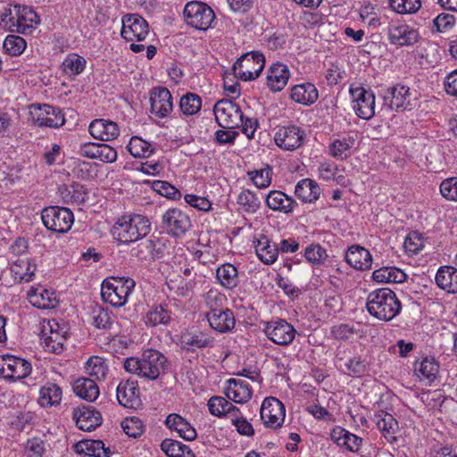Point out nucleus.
<instances>
[{"instance_id":"obj_35","label":"nucleus","mask_w":457,"mask_h":457,"mask_svg":"<svg viewBox=\"0 0 457 457\" xmlns=\"http://www.w3.org/2000/svg\"><path fill=\"white\" fill-rule=\"evenodd\" d=\"M165 424L170 429L177 431L179 436L185 440H194L197 436L196 430L179 414H169L166 418Z\"/></svg>"},{"instance_id":"obj_41","label":"nucleus","mask_w":457,"mask_h":457,"mask_svg":"<svg viewBox=\"0 0 457 457\" xmlns=\"http://www.w3.org/2000/svg\"><path fill=\"white\" fill-rule=\"evenodd\" d=\"M172 320L171 311L168 304H159L150 309L145 315V324L147 326L157 327L160 325L168 326Z\"/></svg>"},{"instance_id":"obj_19","label":"nucleus","mask_w":457,"mask_h":457,"mask_svg":"<svg viewBox=\"0 0 457 457\" xmlns=\"http://www.w3.org/2000/svg\"><path fill=\"white\" fill-rule=\"evenodd\" d=\"M305 133L295 125L283 126L278 129L274 140L276 145L285 151H294L303 143Z\"/></svg>"},{"instance_id":"obj_17","label":"nucleus","mask_w":457,"mask_h":457,"mask_svg":"<svg viewBox=\"0 0 457 457\" xmlns=\"http://www.w3.org/2000/svg\"><path fill=\"white\" fill-rule=\"evenodd\" d=\"M264 333L274 344L288 345L294 341L296 330L294 326L286 320L278 319L267 322Z\"/></svg>"},{"instance_id":"obj_43","label":"nucleus","mask_w":457,"mask_h":457,"mask_svg":"<svg viewBox=\"0 0 457 457\" xmlns=\"http://www.w3.org/2000/svg\"><path fill=\"white\" fill-rule=\"evenodd\" d=\"M62 396V388L55 383L47 382L40 389L38 403L42 407L56 406L61 403Z\"/></svg>"},{"instance_id":"obj_5","label":"nucleus","mask_w":457,"mask_h":457,"mask_svg":"<svg viewBox=\"0 0 457 457\" xmlns=\"http://www.w3.org/2000/svg\"><path fill=\"white\" fill-rule=\"evenodd\" d=\"M135 285L134 279L130 278L104 279L101 289L102 299L114 307L123 306Z\"/></svg>"},{"instance_id":"obj_40","label":"nucleus","mask_w":457,"mask_h":457,"mask_svg":"<svg viewBox=\"0 0 457 457\" xmlns=\"http://www.w3.org/2000/svg\"><path fill=\"white\" fill-rule=\"evenodd\" d=\"M355 136L347 135L342 138L334 139L328 145L329 154L339 160H345L351 154L350 150L354 146Z\"/></svg>"},{"instance_id":"obj_53","label":"nucleus","mask_w":457,"mask_h":457,"mask_svg":"<svg viewBox=\"0 0 457 457\" xmlns=\"http://www.w3.org/2000/svg\"><path fill=\"white\" fill-rule=\"evenodd\" d=\"M237 202L247 213H255L261 206V201L256 194L249 189H244L238 195Z\"/></svg>"},{"instance_id":"obj_37","label":"nucleus","mask_w":457,"mask_h":457,"mask_svg":"<svg viewBox=\"0 0 457 457\" xmlns=\"http://www.w3.org/2000/svg\"><path fill=\"white\" fill-rule=\"evenodd\" d=\"M74 451L78 454L93 457H110L111 451L101 440H82L74 445Z\"/></svg>"},{"instance_id":"obj_59","label":"nucleus","mask_w":457,"mask_h":457,"mask_svg":"<svg viewBox=\"0 0 457 457\" xmlns=\"http://www.w3.org/2000/svg\"><path fill=\"white\" fill-rule=\"evenodd\" d=\"M27 46L24 38L17 35H8L4 41L5 52L12 56L21 54Z\"/></svg>"},{"instance_id":"obj_31","label":"nucleus","mask_w":457,"mask_h":457,"mask_svg":"<svg viewBox=\"0 0 457 457\" xmlns=\"http://www.w3.org/2000/svg\"><path fill=\"white\" fill-rule=\"evenodd\" d=\"M18 8L16 31L21 34L30 33L35 25L40 22L39 16L34 9L28 5H15Z\"/></svg>"},{"instance_id":"obj_13","label":"nucleus","mask_w":457,"mask_h":457,"mask_svg":"<svg viewBox=\"0 0 457 457\" xmlns=\"http://www.w3.org/2000/svg\"><path fill=\"white\" fill-rule=\"evenodd\" d=\"M350 94L353 99V109L356 115L363 120H370L375 115V95L362 86L350 87Z\"/></svg>"},{"instance_id":"obj_46","label":"nucleus","mask_w":457,"mask_h":457,"mask_svg":"<svg viewBox=\"0 0 457 457\" xmlns=\"http://www.w3.org/2000/svg\"><path fill=\"white\" fill-rule=\"evenodd\" d=\"M216 278L227 289H233L239 283L237 269L231 263L220 265L216 270Z\"/></svg>"},{"instance_id":"obj_33","label":"nucleus","mask_w":457,"mask_h":457,"mask_svg":"<svg viewBox=\"0 0 457 457\" xmlns=\"http://www.w3.org/2000/svg\"><path fill=\"white\" fill-rule=\"evenodd\" d=\"M266 204L273 211L287 214L293 212L295 207L297 206V203L292 197L278 190L270 191L267 195Z\"/></svg>"},{"instance_id":"obj_45","label":"nucleus","mask_w":457,"mask_h":457,"mask_svg":"<svg viewBox=\"0 0 457 457\" xmlns=\"http://www.w3.org/2000/svg\"><path fill=\"white\" fill-rule=\"evenodd\" d=\"M214 339L202 331L187 332L181 335V344L187 350L192 348H205L213 345Z\"/></svg>"},{"instance_id":"obj_29","label":"nucleus","mask_w":457,"mask_h":457,"mask_svg":"<svg viewBox=\"0 0 457 457\" xmlns=\"http://www.w3.org/2000/svg\"><path fill=\"white\" fill-rule=\"evenodd\" d=\"M330 437L337 445L344 446L352 453H358L363 442L361 437L339 426L331 430Z\"/></svg>"},{"instance_id":"obj_44","label":"nucleus","mask_w":457,"mask_h":457,"mask_svg":"<svg viewBox=\"0 0 457 457\" xmlns=\"http://www.w3.org/2000/svg\"><path fill=\"white\" fill-rule=\"evenodd\" d=\"M73 391L79 397L88 401H95L99 395V388L92 378H80L73 385Z\"/></svg>"},{"instance_id":"obj_24","label":"nucleus","mask_w":457,"mask_h":457,"mask_svg":"<svg viewBox=\"0 0 457 457\" xmlns=\"http://www.w3.org/2000/svg\"><path fill=\"white\" fill-rule=\"evenodd\" d=\"M73 419L76 421L77 428L83 431H92L102 423L101 413L89 406L74 410Z\"/></svg>"},{"instance_id":"obj_21","label":"nucleus","mask_w":457,"mask_h":457,"mask_svg":"<svg viewBox=\"0 0 457 457\" xmlns=\"http://www.w3.org/2000/svg\"><path fill=\"white\" fill-rule=\"evenodd\" d=\"M387 34L389 42L398 46H412L419 40L418 31L404 23L390 24Z\"/></svg>"},{"instance_id":"obj_27","label":"nucleus","mask_w":457,"mask_h":457,"mask_svg":"<svg viewBox=\"0 0 457 457\" xmlns=\"http://www.w3.org/2000/svg\"><path fill=\"white\" fill-rule=\"evenodd\" d=\"M290 77V71L285 63L275 62L270 66L267 75V86L273 92L281 91Z\"/></svg>"},{"instance_id":"obj_6","label":"nucleus","mask_w":457,"mask_h":457,"mask_svg":"<svg viewBox=\"0 0 457 457\" xmlns=\"http://www.w3.org/2000/svg\"><path fill=\"white\" fill-rule=\"evenodd\" d=\"M265 65L263 54L253 51L243 54L233 65L235 77L244 81L258 78Z\"/></svg>"},{"instance_id":"obj_28","label":"nucleus","mask_w":457,"mask_h":457,"mask_svg":"<svg viewBox=\"0 0 457 457\" xmlns=\"http://www.w3.org/2000/svg\"><path fill=\"white\" fill-rule=\"evenodd\" d=\"M228 386L225 390V395L228 400L236 403H247L253 396L251 386L245 380L230 378L228 380Z\"/></svg>"},{"instance_id":"obj_64","label":"nucleus","mask_w":457,"mask_h":457,"mask_svg":"<svg viewBox=\"0 0 457 457\" xmlns=\"http://www.w3.org/2000/svg\"><path fill=\"white\" fill-rule=\"evenodd\" d=\"M123 431L130 437L137 438L144 432L142 420L137 417L126 418L121 422Z\"/></svg>"},{"instance_id":"obj_26","label":"nucleus","mask_w":457,"mask_h":457,"mask_svg":"<svg viewBox=\"0 0 457 457\" xmlns=\"http://www.w3.org/2000/svg\"><path fill=\"white\" fill-rule=\"evenodd\" d=\"M346 262L359 270H367L371 268L372 257L370 253L359 245H353L348 247L345 253Z\"/></svg>"},{"instance_id":"obj_30","label":"nucleus","mask_w":457,"mask_h":457,"mask_svg":"<svg viewBox=\"0 0 457 457\" xmlns=\"http://www.w3.org/2000/svg\"><path fill=\"white\" fill-rule=\"evenodd\" d=\"M345 352L338 351L336 355V365L343 373L349 376L361 377L366 370V363L361 356H354L345 360L343 353Z\"/></svg>"},{"instance_id":"obj_16","label":"nucleus","mask_w":457,"mask_h":457,"mask_svg":"<svg viewBox=\"0 0 457 457\" xmlns=\"http://www.w3.org/2000/svg\"><path fill=\"white\" fill-rule=\"evenodd\" d=\"M148 34V23L139 14H125L122 17V28L120 35L126 41H143Z\"/></svg>"},{"instance_id":"obj_36","label":"nucleus","mask_w":457,"mask_h":457,"mask_svg":"<svg viewBox=\"0 0 457 457\" xmlns=\"http://www.w3.org/2000/svg\"><path fill=\"white\" fill-rule=\"evenodd\" d=\"M319 184L311 179H303L295 186V195L303 203H314L320 195Z\"/></svg>"},{"instance_id":"obj_11","label":"nucleus","mask_w":457,"mask_h":457,"mask_svg":"<svg viewBox=\"0 0 457 457\" xmlns=\"http://www.w3.org/2000/svg\"><path fill=\"white\" fill-rule=\"evenodd\" d=\"M166 250L165 242L157 237L140 241L130 250V256L137 262H145L162 259Z\"/></svg>"},{"instance_id":"obj_15","label":"nucleus","mask_w":457,"mask_h":457,"mask_svg":"<svg viewBox=\"0 0 457 457\" xmlns=\"http://www.w3.org/2000/svg\"><path fill=\"white\" fill-rule=\"evenodd\" d=\"M30 115L33 121L40 127L59 128L65 122L61 110L49 104H32Z\"/></svg>"},{"instance_id":"obj_4","label":"nucleus","mask_w":457,"mask_h":457,"mask_svg":"<svg viewBox=\"0 0 457 457\" xmlns=\"http://www.w3.org/2000/svg\"><path fill=\"white\" fill-rule=\"evenodd\" d=\"M223 301H225L224 295H219L212 297L209 295L207 298L209 311L205 316L212 329L219 333H228L236 326V318L232 310L221 306Z\"/></svg>"},{"instance_id":"obj_51","label":"nucleus","mask_w":457,"mask_h":457,"mask_svg":"<svg viewBox=\"0 0 457 457\" xmlns=\"http://www.w3.org/2000/svg\"><path fill=\"white\" fill-rule=\"evenodd\" d=\"M127 148L136 158H148L155 152V148L149 142L139 137H132Z\"/></svg>"},{"instance_id":"obj_34","label":"nucleus","mask_w":457,"mask_h":457,"mask_svg":"<svg viewBox=\"0 0 457 457\" xmlns=\"http://www.w3.org/2000/svg\"><path fill=\"white\" fill-rule=\"evenodd\" d=\"M10 271L16 282L28 283L35 276L36 264L29 258H18L11 264Z\"/></svg>"},{"instance_id":"obj_54","label":"nucleus","mask_w":457,"mask_h":457,"mask_svg":"<svg viewBox=\"0 0 457 457\" xmlns=\"http://www.w3.org/2000/svg\"><path fill=\"white\" fill-rule=\"evenodd\" d=\"M202 107L201 97L195 93H187L179 101V108L184 115L196 114Z\"/></svg>"},{"instance_id":"obj_39","label":"nucleus","mask_w":457,"mask_h":457,"mask_svg":"<svg viewBox=\"0 0 457 457\" xmlns=\"http://www.w3.org/2000/svg\"><path fill=\"white\" fill-rule=\"evenodd\" d=\"M436 285L451 294L457 293V269L453 266H442L436 275Z\"/></svg>"},{"instance_id":"obj_62","label":"nucleus","mask_w":457,"mask_h":457,"mask_svg":"<svg viewBox=\"0 0 457 457\" xmlns=\"http://www.w3.org/2000/svg\"><path fill=\"white\" fill-rule=\"evenodd\" d=\"M304 257L310 263L320 265L328 258L327 251L319 244H312L304 250Z\"/></svg>"},{"instance_id":"obj_48","label":"nucleus","mask_w":457,"mask_h":457,"mask_svg":"<svg viewBox=\"0 0 457 457\" xmlns=\"http://www.w3.org/2000/svg\"><path fill=\"white\" fill-rule=\"evenodd\" d=\"M415 373L420 379L433 382L439 372V363L433 357H425L420 362L415 363Z\"/></svg>"},{"instance_id":"obj_14","label":"nucleus","mask_w":457,"mask_h":457,"mask_svg":"<svg viewBox=\"0 0 457 457\" xmlns=\"http://www.w3.org/2000/svg\"><path fill=\"white\" fill-rule=\"evenodd\" d=\"M383 105L391 111L403 112L411 106L410 87L402 84L389 87L379 93Z\"/></svg>"},{"instance_id":"obj_56","label":"nucleus","mask_w":457,"mask_h":457,"mask_svg":"<svg viewBox=\"0 0 457 457\" xmlns=\"http://www.w3.org/2000/svg\"><path fill=\"white\" fill-rule=\"evenodd\" d=\"M87 374L96 379H104L108 372V366L104 360L99 356H91L86 364Z\"/></svg>"},{"instance_id":"obj_12","label":"nucleus","mask_w":457,"mask_h":457,"mask_svg":"<svg viewBox=\"0 0 457 457\" xmlns=\"http://www.w3.org/2000/svg\"><path fill=\"white\" fill-rule=\"evenodd\" d=\"M32 367L28 361L14 355L0 357V375L6 380H19L27 378Z\"/></svg>"},{"instance_id":"obj_58","label":"nucleus","mask_w":457,"mask_h":457,"mask_svg":"<svg viewBox=\"0 0 457 457\" xmlns=\"http://www.w3.org/2000/svg\"><path fill=\"white\" fill-rule=\"evenodd\" d=\"M93 320L97 328L109 330L115 322V317L107 309L96 307L93 312Z\"/></svg>"},{"instance_id":"obj_10","label":"nucleus","mask_w":457,"mask_h":457,"mask_svg":"<svg viewBox=\"0 0 457 457\" xmlns=\"http://www.w3.org/2000/svg\"><path fill=\"white\" fill-rule=\"evenodd\" d=\"M162 228L176 238L182 237L191 227L187 213L179 208H170L162 216Z\"/></svg>"},{"instance_id":"obj_52","label":"nucleus","mask_w":457,"mask_h":457,"mask_svg":"<svg viewBox=\"0 0 457 457\" xmlns=\"http://www.w3.org/2000/svg\"><path fill=\"white\" fill-rule=\"evenodd\" d=\"M208 408L211 414L219 418L226 415V411H238V408L233 405L228 399L222 396H212L208 401Z\"/></svg>"},{"instance_id":"obj_22","label":"nucleus","mask_w":457,"mask_h":457,"mask_svg":"<svg viewBox=\"0 0 457 457\" xmlns=\"http://www.w3.org/2000/svg\"><path fill=\"white\" fill-rule=\"evenodd\" d=\"M79 154L89 159H97L104 162H114L117 160V152L106 144L86 143L80 145Z\"/></svg>"},{"instance_id":"obj_3","label":"nucleus","mask_w":457,"mask_h":457,"mask_svg":"<svg viewBox=\"0 0 457 457\" xmlns=\"http://www.w3.org/2000/svg\"><path fill=\"white\" fill-rule=\"evenodd\" d=\"M151 231V222L141 214L123 215L112 227V234L122 244H130L145 237Z\"/></svg>"},{"instance_id":"obj_61","label":"nucleus","mask_w":457,"mask_h":457,"mask_svg":"<svg viewBox=\"0 0 457 457\" xmlns=\"http://www.w3.org/2000/svg\"><path fill=\"white\" fill-rule=\"evenodd\" d=\"M388 3L392 10L401 14L416 12L421 6L420 0H388Z\"/></svg>"},{"instance_id":"obj_2","label":"nucleus","mask_w":457,"mask_h":457,"mask_svg":"<svg viewBox=\"0 0 457 457\" xmlns=\"http://www.w3.org/2000/svg\"><path fill=\"white\" fill-rule=\"evenodd\" d=\"M366 308L378 320L390 321L400 313L402 303L392 289L383 287L368 295Z\"/></svg>"},{"instance_id":"obj_25","label":"nucleus","mask_w":457,"mask_h":457,"mask_svg":"<svg viewBox=\"0 0 457 457\" xmlns=\"http://www.w3.org/2000/svg\"><path fill=\"white\" fill-rule=\"evenodd\" d=\"M88 131L94 138L100 141H111L120 134L118 124L104 119H96L91 121Z\"/></svg>"},{"instance_id":"obj_42","label":"nucleus","mask_w":457,"mask_h":457,"mask_svg":"<svg viewBox=\"0 0 457 457\" xmlns=\"http://www.w3.org/2000/svg\"><path fill=\"white\" fill-rule=\"evenodd\" d=\"M67 333L68 330L62 332H47V328L44 325L41 331V340L46 350L54 353H60L63 351Z\"/></svg>"},{"instance_id":"obj_23","label":"nucleus","mask_w":457,"mask_h":457,"mask_svg":"<svg viewBox=\"0 0 457 457\" xmlns=\"http://www.w3.org/2000/svg\"><path fill=\"white\" fill-rule=\"evenodd\" d=\"M116 396L119 403L126 408L136 409L140 403L137 381H121L117 386Z\"/></svg>"},{"instance_id":"obj_20","label":"nucleus","mask_w":457,"mask_h":457,"mask_svg":"<svg viewBox=\"0 0 457 457\" xmlns=\"http://www.w3.org/2000/svg\"><path fill=\"white\" fill-rule=\"evenodd\" d=\"M151 112L158 118L168 117L173 110L172 96L164 87H154L150 96Z\"/></svg>"},{"instance_id":"obj_8","label":"nucleus","mask_w":457,"mask_h":457,"mask_svg":"<svg viewBox=\"0 0 457 457\" xmlns=\"http://www.w3.org/2000/svg\"><path fill=\"white\" fill-rule=\"evenodd\" d=\"M183 14L187 24L199 30H206L215 21L213 10L207 4L199 1L187 3Z\"/></svg>"},{"instance_id":"obj_18","label":"nucleus","mask_w":457,"mask_h":457,"mask_svg":"<svg viewBox=\"0 0 457 457\" xmlns=\"http://www.w3.org/2000/svg\"><path fill=\"white\" fill-rule=\"evenodd\" d=\"M261 419L268 428H280L285 420L284 404L275 397H266L260 409Z\"/></svg>"},{"instance_id":"obj_60","label":"nucleus","mask_w":457,"mask_h":457,"mask_svg":"<svg viewBox=\"0 0 457 457\" xmlns=\"http://www.w3.org/2000/svg\"><path fill=\"white\" fill-rule=\"evenodd\" d=\"M247 175L259 188H266L271 183L272 170L267 165L265 168L248 171Z\"/></svg>"},{"instance_id":"obj_7","label":"nucleus","mask_w":457,"mask_h":457,"mask_svg":"<svg viewBox=\"0 0 457 457\" xmlns=\"http://www.w3.org/2000/svg\"><path fill=\"white\" fill-rule=\"evenodd\" d=\"M41 219L45 227L57 233L68 232L73 222V212L66 207L47 206L41 212Z\"/></svg>"},{"instance_id":"obj_9","label":"nucleus","mask_w":457,"mask_h":457,"mask_svg":"<svg viewBox=\"0 0 457 457\" xmlns=\"http://www.w3.org/2000/svg\"><path fill=\"white\" fill-rule=\"evenodd\" d=\"M213 112L217 123L223 129H237L243 123V112L232 99L219 100L214 104Z\"/></svg>"},{"instance_id":"obj_1","label":"nucleus","mask_w":457,"mask_h":457,"mask_svg":"<svg viewBox=\"0 0 457 457\" xmlns=\"http://www.w3.org/2000/svg\"><path fill=\"white\" fill-rule=\"evenodd\" d=\"M124 369L141 378L154 380L169 369L167 358L159 351L147 349L141 357H129L124 361Z\"/></svg>"},{"instance_id":"obj_63","label":"nucleus","mask_w":457,"mask_h":457,"mask_svg":"<svg viewBox=\"0 0 457 457\" xmlns=\"http://www.w3.org/2000/svg\"><path fill=\"white\" fill-rule=\"evenodd\" d=\"M153 189L159 195L171 200H177L181 197V193L173 185L163 180H155L153 182Z\"/></svg>"},{"instance_id":"obj_47","label":"nucleus","mask_w":457,"mask_h":457,"mask_svg":"<svg viewBox=\"0 0 457 457\" xmlns=\"http://www.w3.org/2000/svg\"><path fill=\"white\" fill-rule=\"evenodd\" d=\"M255 252L258 258L265 264L273 263L278 255V247L270 244L267 237H261L255 245Z\"/></svg>"},{"instance_id":"obj_57","label":"nucleus","mask_w":457,"mask_h":457,"mask_svg":"<svg viewBox=\"0 0 457 457\" xmlns=\"http://www.w3.org/2000/svg\"><path fill=\"white\" fill-rule=\"evenodd\" d=\"M374 421L379 430L386 435H393L398 426L396 420L392 414L380 411L374 415Z\"/></svg>"},{"instance_id":"obj_50","label":"nucleus","mask_w":457,"mask_h":457,"mask_svg":"<svg viewBox=\"0 0 457 457\" xmlns=\"http://www.w3.org/2000/svg\"><path fill=\"white\" fill-rule=\"evenodd\" d=\"M161 449L168 457H195L189 446L170 438H166L162 442Z\"/></svg>"},{"instance_id":"obj_55","label":"nucleus","mask_w":457,"mask_h":457,"mask_svg":"<svg viewBox=\"0 0 457 457\" xmlns=\"http://www.w3.org/2000/svg\"><path fill=\"white\" fill-rule=\"evenodd\" d=\"M86 63L84 57L77 54H71L62 62V71L70 76L79 75L85 70Z\"/></svg>"},{"instance_id":"obj_32","label":"nucleus","mask_w":457,"mask_h":457,"mask_svg":"<svg viewBox=\"0 0 457 457\" xmlns=\"http://www.w3.org/2000/svg\"><path fill=\"white\" fill-rule=\"evenodd\" d=\"M28 299L38 309H53L58 304L54 292L43 287H31L28 292Z\"/></svg>"},{"instance_id":"obj_49","label":"nucleus","mask_w":457,"mask_h":457,"mask_svg":"<svg viewBox=\"0 0 457 457\" xmlns=\"http://www.w3.org/2000/svg\"><path fill=\"white\" fill-rule=\"evenodd\" d=\"M372 278L380 283H402L407 276L402 270L395 267H382L373 272Z\"/></svg>"},{"instance_id":"obj_38","label":"nucleus","mask_w":457,"mask_h":457,"mask_svg":"<svg viewBox=\"0 0 457 457\" xmlns=\"http://www.w3.org/2000/svg\"><path fill=\"white\" fill-rule=\"evenodd\" d=\"M318 96V90L312 83H303L291 88V99L304 105H311L316 102Z\"/></svg>"}]
</instances>
